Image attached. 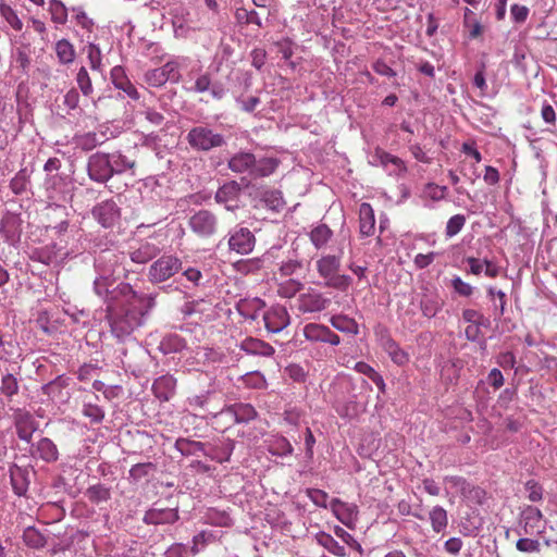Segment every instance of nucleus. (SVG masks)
<instances>
[{"label": "nucleus", "instance_id": "nucleus-10", "mask_svg": "<svg viewBox=\"0 0 557 557\" xmlns=\"http://www.w3.org/2000/svg\"><path fill=\"white\" fill-rule=\"evenodd\" d=\"M215 417L232 424L247 423L257 417V411L250 404L239 403L222 409Z\"/></svg>", "mask_w": 557, "mask_h": 557}, {"label": "nucleus", "instance_id": "nucleus-24", "mask_svg": "<svg viewBox=\"0 0 557 557\" xmlns=\"http://www.w3.org/2000/svg\"><path fill=\"white\" fill-rule=\"evenodd\" d=\"M29 471L16 465L10 468V479L14 493L17 496H25L29 486Z\"/></svg>", "mask_w": 557, "mask_h": 557}, {"label": "nucleus", "instance_id": "nucleus-15", "mask_svg": "<svg viewBox=\"0 0 557 557\" xmlns=\"http://www.w3.org/2000/svg\"><path fill=\"white\" fill-rule=\"evenodd\" d=\"M330 508L334 516L347 528L354 529L356 527L359 513L357 505L333 498Z\"/></svg>", "mask_w": 557, "mask_h": 557}, {"label": "nucleus", "instance_id": "nucleus-40", "mask_svg": "<svg viewBox=\"0 0 557 557\" xmlns=\"http://www.w3.org/2000/svg\"><path fill=\"white\" fill-rule=\"evenodd\" d=\"M59 257V249L55 244L47 245L33 251L30 258L34 261L50 265L55 262Z\"/></svg>", "mask_w": 557, "mask_h": 557}, {"label": "nucleus", "instance_id": "nucleus-54", "mask_svg": "<svg viewBox=\"0 0 557 557\" xmlns=\"http://www.w3.org/2000/svg\"><path fill=\"white\" fill-rule=\"evenodd\" d=\"M154 468L156 467L152 462L136 463L129 469V478L138 482L148 476Z\"/></svg>", "mask_w": 557, "mask_h": 557}, {"label": "nucleus", "instance_id": "nucleus-39", "mask_svg": "<svg viewBox=\"0 0 557 557\" xmlns=\"http://www.w3.org/2000/svg\"><path fill=\"white\" fill-rule=\"evenodd\" d=\"M278 163L276 158H261L259 160L255 158L252 177L257 178L271 175L278 166Z\"/></svg>", "mask_w": 557, "mask_h": 557}, {"label": "nucleus", "instance_id": "nucleus-36", "mask_svg": "<svg viewBox=\"0 0 557 557\" xmlns=\"http://www.w3.org/2000/svg\"><path fill=\"white\" fill-rule=\"evenodd\" d=\"M332 326L346 334L357 335L359 333L358 323L355 319L344 314L333 315L330 320Z\"/></svg>", "mask_w": 557, "mask_h": 557}, {"label": "nucleus", "instance_id": "nucleus-2", "mask_svg": "<svg viewBox=\"0 0 557 557\" xmlns=\"http://www.w3.org/2000/svg\"><path fill=\"white\" fill-rule=\"evenodd\" d=\"M120 256L113 251H101L95 259L96 277L94 293L107 305V309L120 302L135 290L127 283L116 284L115 273Z\"/></svg>", "mask_w": 557, "mask_h": 557}, {"label": "nucleus", "instance_id": "nucleus-48", "mask_svg": "<svg viewBox=\"0 0 557 557\" xmlns=\"http://www.w3.org/2000/svg\"><path fill=\"white\" fill-rule=\"evenodd\" d=\"M0 15L8 22V24L15 30H22L23 22L17 16L16 12L8 4H0Z\"/></svg>", "mask_w": 557, "mask_h": 557}, {"label": "nucleus", "instance_id": "nucleus-52", "mask_svg": "<svg viewBox=\"0 0 557 557\" xmlns=\"http://www.w3.org/2000/svg\"><path fill=\"white\" fill-rule=\"evenodd\" d=\"M466 216L463 214H455L446 223L445 235L449 238L456 236L465 226Z\"/></svg>", "mask_w": 557, "mask_h": 557}, {"label": "nucleus", "instance_id": "nucleus-34", "mask_svg": "<svg viewBox=\"0 0 557 557\" xmlns=\"http://www.w3.org/2000/svg\"><path fill=\"white\" fill-rule=\"evenodd\" d=\"M332 236L333 231L326 224H318L309 233L310 242L317 249L324 248Z\"/></svg>", "mask_w": 557, "mask_h": 557}, {"label": "nucleus", "instance_id": "nucleus-9", "mask_svg": "<svg viewBox=\"0 0 557 557\" xmlns=\"http://www.w3.org/2000/svg\"><path fill=\"white\" fill-rule=\"evenodd\" d=\"M87 171L91 181L97 183L108 182L113 176L109 154L104 152L91 154L88 159Z\"/></svg>", "mask_w": 557, "mask_h": 557}, {"label": "nucleus", "instance_id": "nucleus-35", "mask_svg": "<svg viewBox=\"0 0 557 557\" xmlns=\"http://www.w3.org/2000/svg\"><path fill=\"white\" fill-rule=\"evenodd\" d=\"M185 348V339L177 334L165 335L159 343V350L164 355L180 352Z\"/></svg>", "mask_w": 557, "mask_h": 557}, {"label": "nucleus", "instance_id": "nucleus-59", "mask_svg": "<svg viewBox=\"0 0 557 557\" xmlns=\"http://www.w3.org/2000/svg\"><path fill=\"white\" fill-rule=\"evenodd\" d=\"M83 414L90 419L94 423H99L104 418V411L101 407L94 404H84L83 406Z\"/></svg>", "mask_w": 557, "mask_h": 557}, {"label": "nucleus", "instance_id": "nucleus-49", "mask_svg": "<svg viewBox=\"0 0 557 557\" xmlns=\"http://www.w3.org/2000/svg\"><path fill=\"white\" fill-rule=\"evenodd\" d=\"M49 11L51 18L55 24H64L67 20V10L65 5L59 0H52L49 3Z\"/></svg>", "mask_w": 557, "mask_h": 557}, {"label": "nucleus", "instance_id": "nucleus-53", "mask_svg": "<svg viewBox=\"0 0 557 557\" xmlns=\"http://www.w3.org/2000/svg\"><path fill=\"white\" fill-rule=\"evenodd\" d=\"M209 308L210 304L208 301H206L205 299H198L185 302L181 308V312L183 313L184 317H190L194 313L203 312Z\"/></svg>", "mask_w": 557, "mask_h": 557}, {"label": "nucleus", "instance_id": "nucleus-29", "mask_svg": "<svg viewBox=\"0 0 557 557\" xmlns=\"http://www.w3.org/2000/svg\"><path fill=\"white\" fill-rule=\"evenodd\" d=\"M255 156L250 152H238L228 161V168L235 173H248L252 177Z\"/></svg>", "mask_w": 557, "mask_h": 557}, {"label": "nucleus", "instance_id": "nucleus-44", "mask_svg": "<svg viewBox=\"0 0 557 557\" xmlns=\"http://www.w3.org/2000/svg\"><path fill=\"white\" fill-rule=\"evenodd\" d=\"M23 541L30 548H41L46 545V537L34 527H28L23 532Z\"/></svg>", "mask_w": 557, "mask_h": 557}, {"label": "nucleus", "instance_id": "nucleus-14", "mask_svg": "<svg viewBox=\"0 0 557 557\" xmlns=\"http://www.w3.org/2000/svg\"><path fill=\"white\" fill-rule=\"evenodd\" d=\"M380 346L397 366H405L409 361V355L392 338L387 330L376 332Z\"/></svg>", "mask_w": 557, "mask_h": 557}, {"label": "nucleus", "instance_id": "nucleus-32", "mask_svg": "<svg viewBox=\"0 0 557 557\" xmlns=\"http://www.w3.org/2000/svg\"><path fill=\"white\" fill-rule=\"evenodd\" d=\"M315 541L319 545L324 547L329 553L337 557L346 556L345 546L341 545L331 534L320 531L315 534Z\"/></svg>", "mask_w": 557, "mask_h": 557}, {"label": "nucleus", "instance_id": "nucleus-12", "mask_svg": "<svg viewBox=\"0 0 557 557\" xmlns=\"http://www.w3.org/2000/svg\"><path fill=\"white\" fill-rule=\"evenodd\" d=\"M331 300L315 289H308L297 298V308L302 313H315L326 309Z\"/></svg>", "mask_w": 557, "mask_h": 557}, {"label": "nucleus", "instance_id": "nucleus-11", "mask_svg": "<svg viewBox=\"0 0 557 557\" xmlns=\"http://www.w3.org/2000/svg\"><path fill=\"white\" fill-rule=\"evenodd\" d=\"M256 244V237L252 232L243 226H236L230 232L228 248L239 255L250 253Z\"/></svg>", "mask_w": 557, "mask_h": 557}, {"label": "nucleus", "instance_id": "nucleus-43", "mask_svg": "<svg viewBox=\"0 0 557 557\" xmlns=\"http://www.w3.org/2000/svg\"><path fill=\"white\" fill-rule=\"evenodd\" d=\"M293 446L284 436H275L269 443V453L274 456H288L293 454Z\"/></svg>", "mask_w": 557, "mask_h": 557}, {"label": "nucleus", "instance_id": "nucleus-7", "mask_svg": "<svg viewBox=\"0 0 557 557\" xmlns=\"http://www.w3.org/2000/svg\"><path fill=\"white\" fill-rule=\"evenodd\" d=\"M369 163L373 166H381L389 176H403L407 172L405 162L383 150L382 148H375L373 153L370 156Z\"/></svg>", "mask_w": 557, "mask_h": 557}, {"label": "nucleus", "instance_id": "nucleus-27", "mask_svg": "<svg viewBox=\"0 0 557 557\" xmlns=\"http://www.w3.org/2000/svg\"><path fill=\"white\" fill-rule=\"evenodd\" d=\"M240 188L236 182H228L222 185L215 193L214 199L218 203L224 205L226 210H233L231 202L237 200Z\"/></svg>", "mask_w": 557, "mask_h": 557}, {"label": "nucleus", "instance_id": "nucleus-21", "mask_svg": "<svg viewBox=\"0 0 557 557\" xmlns=\"http://www.w3.org/2000/svg\"><path fill=\"white\" fill-rule=\"evenodd\" d=\"M32 455L35 458H40L45 462L52 463L59 458V450L52 440L41 437L36 444L33 445Z\"/></svg>", "mask_w": 557, "mask_h": 557}, {"label": "nucleus", "instance_id": "nucleus-63", "mask_svg": "<svg viewBox=\"0 0 557 557\" xmlns=\"http://www.w3.org/2000/svg\"><path fill=\"white\" fill-rule=\"evenodd\" d=\"M334 534L338 539H341L345 544H347L349 547H351L358 552L362 550L361 545L355 540V537L350 533H348L345 529H343L342 527L336 525L334 528Z\"/></svg>", "mask_w": 557, "mask_h": 557}, {"label": "nucleus", "instance_id": "nucleus-23", "mask_svg": "<svg viewBox=\"0 0 557 557\" xmlns=\"http://www.w3.org/2000/svg\"><path fill=\"white\" fill-rule=\"evenodd\" d=\"M67 386L63 376H58L41 387L42 394L47 395L54 403H64L69 398V394L64 391Z\"/></svg>", "mask_w": 557, "mask_h": 557}, {"label": "nucleus", "instance_id": "nucleus-5", "mask_svg": "<svg viewBox=\"0 0 557 557\" xmlns=\"http://www.w3.org/2000/svg\"><path fill=\"white\" fill-rule=\"evenodd\" d=\"M181 269L182 261L177 257L162 256L149 267L148 278L153 284L162 283L175 275Z\"/></svg>", "mask_w": 557, "mask_h": 557}, {"label": "nucleus", "instance_id": "nucleus-16", "mask_svg": "<svg viewBox=\"0 0 557 557\" xmlns=\"http://www.w3.org/2000/svg\"><path fill=\"white\" fill-rule=\"evenodd\" d=\"M265 329L271 333H280L289 325V314L285 307L272 306L263 313Z\"/></svg>", "mask_w": 557, "mask_h": 557}, {"label": "nucleus", "instance_id": "nucleus-33", "mask_svg": "<svg viewBox=\"0 0 557 557\" xmlns=\"http://www.w3.org/2000/svg\"><path fill=\"white\" fill-rule=\"evenodd\" d=\"M187 61L188 59L185 57H175L161 66V70L169 82L177 83L180 81L181 69L187 65Z\"/></svg>", "mask_w": 557, "mask_h": 557}, {"label": "nucleus", "instance_id": "nucleus-1", "mask_svg": "<svg viewBox=\"0 0 557 557\" xmlns=\"http://www.w3.org/2000/svg\"><path fill=\"white\" fill-rule=\"evenodd\" d=\"M156 306V295L134 292L120 302L107 309L112 335L120 342H125L132 334L144 325L146 317Z\"/></svg>", "mask_w": 557, "mask_h": 557}, {"label": "nucleus", "instance_id": "nucleus-62", "mask_svg": "<svg viewBox=\"0 0 557 557\" xmlns=\"http://www.w3.org/2000/svg\"><path fill=\"white\" fill-rule=\"evenodd\" d=\"M64 313L69 315L74 323L86 325L89 314L84 309H77L76 307L64 308Z\"/></svg>", "mask_w": 557, "mask_h": 557}, {"label": "nucleus", "instance_id": "nucleus-51", "mask_svg": "<svg viewBox=\"0 0 557 557\" xmlns=\"http://www.w3.org/2000/svg\"><path fill=\"white\" fill-rule=\"evenodd\" d=\"M487 294L491 300L494 302V309L497 312V315H504L507 304L506 294L503 290H496L493 287L487 289Z\"/></svg>", "mask_w": 557, "mask_h": 557}, {"label": "nucleus", "instance_id": "nucleus-46", "mask_svg": "<svg viewBox=\"0 0 557 557\" xmlns=\"http://www.w3.org/2000/svg\"><path fill=\"white\" fill-rule=\"evenodd\" d=\"M76 84L85 97H90L94 92V86L90 75L85 66H81L76 74Z\"/></svg>", "mask_w": 557, "mask_h": 557}, {"label": "nucleus", "instance_id": "nucleus-31", "mask_svg": "<svg viewBox=\"0 0 557 557\" xmlns=\"http://www.w3.org/2000/svg\"><path fill=\"white\" fill-rule=\"evenodd\" d=\"M20 393V379L17 374L5 372L0 379V394L12 400Z\"/></svg>", "mask_w": 557, "mask_h": 557}, {"label": "nucleus", "instance_id": "nucleus-57", "mask_svg": "<svg viewBox=\"0 0 557 557\" xmlns=\"http://www.w3.org/2000/svg\"><path fill=\"white\" fill-rule=\"evenodd\" d=\"M176 446L183 455H194L198 451H203L205 449V444L201 442H193L186 440H178L176 442Z\"/></svg>", "mask_w": 557, "mask_h": 557}, {"label": "nucleus", "instance_id": "nucleus-20", "mask_svg": "<svg viewBox=\"0 0 557 557\" xmlns=\"http://www.w3.org/2000/svg\"><path fill=\"white\" fill-rule=\"evenodd\" d=\"M176 391V379L171 374L157 377L152 384V392L160 401H169Z\"/></svg>", "mask_w": 557, "mask_h": 557}, {"label": "nucleus", "instance_id": "nucleus-64", "mask_svg": "<svg viewBox=\"0 0 557 557\" xmlns=\"http://www.w3.org/2000/svg\"><path fill=\"white\" fill-rule=\"evenodd\" d=\"M211 85V75L209 73H202L195 79V83L189 90L201 94L209 91Z\"/></svg>", "mask_w": 557, "mask_h": 557}, {"label": "nucleus", "instance_id": "nucleus-38", "mask_svg": "<svg viewBox=\"0 0 557 557\" xmlns=\"http://www.w3.org/2000/svg\"><path fill=\"white\" fill-rule=\"evenodd\" d=\"M55 54L58 60L63 65H69L74 62L76 52L74 46L66 39H61L55 42Z\"/></svg>", "mask_w": 557, "mask_h": 557}, {"label": "nucleus", "instance_id": "nucleus-30", "mask_svg": "<svg viewBox=\"0 0 557 557\" xmlns=\"http://www.w3.org/2000/svg\"><path fill=\"white\" fill-rule=\"evenodd\" d=\"M104 132H88L75 137V144L84 151H90L107 141Z\"/></svg>", "mask_w": 557, "mask_h": 557}, {"label": "nucleus", "instance_id": "nucleus-28", "mask_svg": "<svg viewBox=\"0 0 557 557\" xmlns=\"http://www.w3.org/2000/svg\"><path fill=\"white\" fill-rule=\"evenodd\" d=\"M239 347L248 355L261 357H271L275 351L270 344L252 337L245 338Z\"/></svg>", "mask_w": 557, "mask_h": 557}, {"label": "nucleus", "instance_id": "nucleus-22", "mask_svg": "<svg viewBox=\"0 0 557 557\" xmlns=\"http://www.w3.org/2000/svg\"><path fill=\"white\" fill-rule=\"evenodd\" d=\"M160 253V248L150 242H141L137 247L132 248L129 258L133 262L144 264Z\"/></svg>", "mask_w": 557, "mask_h": 557}, {"label": "nucleus", "instance_id": "nucleus-60", "mask_svg": "<svg viewBox=\"0 0 557 557\" xmlns=\"http://www.w3.org/2000/svg\"><path fill=\"white\" fill-rule=\"evenodd\" d=\"M335 410L342 418H352L358 414V405L355 400L346 403L337 401L335 404Z\"/></svg>", "mask_w": 557, "mask_h": 557}, {"label": "nucleus", "instance_id": "nucleus-50", "mask_svg": "<svg viewBox=\"0 0 557 557\" xmlns=\"http://www.w3.org/2000/svg\"><path fill=\"white\" fill-rule=\"evenodd\" d=\"M302 288V283L297 280L289 278L278 285L277 293L284 298L294 297Z\"/></svg>", "mask_w": 557, "mask_h": 557}, {"label": "nucleus", "instance_id": "nucleus-41", "mask_svg": "<svg viewBox=\"0 0 557 557\" xmlns=\"http://www.w3.org/2000/svg\"><path fill=\"white\" fill-rule=\"evenodd\" d=\"M429 519L435 533H441L447 528V511L442 506H434L429 513Z\"/></svg>", "mask_w": 557, "mask_h": 557}, {"label": "nucleus", "instance_id": "nucleus-58", "mask_svg": "<svg viewBox=\"0 0 557 557\" xmlns=\"http://www.w3.org/2000/svg\"><path fill=\"white\" fill-rule=\"evenodd\" d=\"M302 269V262L296 259H288L282 261L278 268L280 274L282 276L288 277L296 274L298 271Z\"/></svg>", "mask_w": 557, "mask_h": 557}, {"label": "nucleus", "instance_id": "nucleus-8", "mask_svg": "<svg viewBox=\"0 0 557 557\" xmlns=\"http://www.w3.org/2000/svg\"><path fill=\"white\" fill-rule=\"evenodd\" d=\"M91 214L94 219L104 228L114 227L121 219L120 207L112 199L103 200L97 203L92 208Z\"/></svg>", "mask_w": 557, "mask_h": 557}, {"label": "nucleus", "instance_id": "nucleus-19", "mask_svg": "<svg viewBox=\"0 0 557 557\" xmlns=\"http://www.w3.org/2000/svg\"><path fill=\"white\" fill-rule=\"evenodd\" d=\"M444 300L436 290L425 289L420 297V309L425 318H434L443 308Z\"/></svg>", "mask_w": 557, "mask_h": 557}, {"label": "nucleus", "instance_id": "nucleus-26", "mask_svg": "<svg viewBox=\"0 0 557 557\" xmlns=\"http://www.w3.org/2000/svg\"><path fill=\"white\" fill-rule=\"evenodd\" d=\"M264 307L265 302L258 297L240 299L236 306L238 313L248 320H256Z\"/></svg>", "mask_w": 557, "mask_h": 557}, {"label": "nucleus", "instance_id": "nucleus-3", "mask_svg": "<svg viewBox=\"0 0 557 557\" xmlns=\"http://www.w3.org/2000/svg\"><path fill=\"white\" fill-rule=\"evenodd\" d=\"M323 255L315 261V269L324 285L342 292L348 289L351 284V277L346 274H339L341 255Z\"/></svg>", "mask_w": 557, "mask_h": 557}, {"label": "nucleus", "instance_id": "nucleus-37", "mask_svg": "<svg viewBox=\"0 0 557 557\" xmlns=\"http://www.w3.org/2000/svg\"><path fill=\"white\" fill-rule=\"evenodd\" d=\"M85 496L91 504L99 505L111 498V488L104 484L97 483L87 487Z\"/></svg>", "mask_w": 557, "mask_h": 557}, {"label": "nucleus", "instance_id": "nucleus-18", "mask_svg": "<svg viewBox=\"0 0 557 557\" xmlns=\"http://www.w3.org/2000/svg\"><path fill=\"white\" fill-rule=\"evenodd\" d=\"M178 520V511L175 508H158L148 509L143 518L146 524H172Z\"/></svg>", "mask_w": 557, "mask_h": 557}, {"label": "nucleus", "instance_id": "nucleus-47", "mask_svg": "<svg viewBox=\"0 0 557 557\" xmlns=\"http://www.w3.org/2000/svg\"><path fill=\"white\" fill-rule=\"evenodd\" d=\"M87 59L89 66L92 71L101 72L102 70V54L98 45L89 42L86 46Z\"/></svg>", "mask_w": 557, "mask_h": 557}, {"label": "nucleus", "instance_id": "nucleus-56", "mask_svg": "<svg viewBox=\"0 0 557 557\" xmlns=\"http://www.w3.org/2000/svg\"><path fill=\"white\" fill-rule=\"evenodd\" d=\"M145 82L152 87L163 86L168 81L161 67L148 71L145 74Z\"/></svg>", "mask_w": 557, "mask_h": 557}, {"label": "nucleus", "instance_id": "nucleus-4", "mask_svg": "<svg viewBox=\"0 0 557 557\" xmlns=\"http://www.w3.org/2000/svg\"><path fill=\"white\" fill-rule=\"evenodd\" d=\"M186 141L193 150L201 152L221 148L226 144L223 134L215 132L207 125L191 127L186 135Z\"/></svg>", "mask_w": 557, "mask_h": 557}, {"label": "nucleus", "instance_id": "nucleus-13", "mask_svg": "<svg viewBox=\"0 0 557 557\" xmlns=\"http://www.w3.org/2000/svg\"><path fill=\"white\" fill-rule=\"evenodd\" d=\"M14 429L17 437L29 444L33 434L38 429V421L30 412L20 409L14 413Z\"/></svg>", "mask_w": 557, "mask_h": 557}, {"label": "nucleus", "instance_id": "nucleus-55", "mask_svg": "<svg viewBox=\"0 0 557 557\" xmlns=\"http://www.w3.org/2000/svg\"><path fill=\"white\" fill-rule=\"evenodd\" d=\"M211 396L210 392H205L200 395H194L187 398L188 408L195 411V414L198 416V411H205L206 406L208 404L209 397Z\"/></svg>", "mask_w": 557, "mask_h": 557}, {"label": "nucleus", "instance_id": "nucleus-6", "mask_svg": "<svg viewBox=\"0 0 557 557\" xmlns=\"http://www.w3.org/2000/svg\"><path fill=\"white\" fill-rule=\"evenodd\" d=\"M188 226L199 237H212L219 227V220L216 215L206 209H201L190 215Z\"/></svg>", "mask_w": 557, "mask_h": 557}, {"label": "nucleus", "instance_id": "nucleus-45", "mask_svg": "<svg viewBox=\"0 0 557 557\" xmlns=\"http://www.w3.org/2000/svg\"><path fill=\"white\" fill-rule=\"evenodd\" d=\"M327 326L317 323H309L304 327L306 339L311 342H325Z\"/></svg>", "mask_w": 557, "mask_h": 557}, {"label": "nucleus", "instance_id": "nucleus-25", "mask_svg": "<svg viewBox=\"0 0 557 557\" xmlns=\"http://www.w3.org/2000/svg\"><path fill=\"white\" fill-rule=\"evenodd\" d=\"M359 231L364 237L372 236L375 231L374 211L368 202H362L359 207Z\"/></svg>", "mask_w": 557, "mask_h": 557}, {"label": "nucleus", "instance_id": "nucleus-61", "mask_svg": "<svg viewBox=\"0 0 557 557\" xmlns=\"http://www.w3.org/2000/svg\"><path fill=\"white\" fill-rule=\"evenodd\" d=\"M516 548L522 553H539L541 544L537 540L521 537L517 541Z\"/></svg>", "mask_w": 557, "mask_h": 557}, {"label": "nucleus", "instance_id": "nucleus-42", "mask_svg": "<svg viewBox=\"0 0 557 557\" xmlns=\"http://www.w3.org/2000/svg\"><path fill=\"white\" fill-rule=\"evenodd\" d=\"M110 159V164L112 168L113 175L122 174L129 169H133L135 165V161L128 159L126 156L122 154L120 151H114L112 153H108Z\"/></svg>", "mask_w": 557, "mask_h": 557}, {"label": "nucleus", "instance_id": "nucleus-17", "mask_svg": "<svg viewBox=\"0 0 557 557\" xmlns=\"http://www.w3.org/2000/svg\"><path fill=\"white\" fill-rule=\"evenodd\" d=\"M543 519L542 511L534 506H527L520 515L519 534H533L539 531L540 523Z\"/></svg>", "mask_w": 557, "mask_h": 557}]
</instances>
